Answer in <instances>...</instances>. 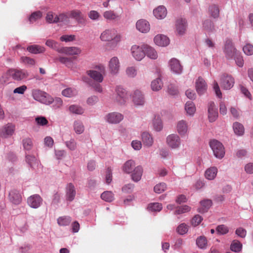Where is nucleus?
<instances>
[{"label": "nucleus", "mask_w": 253, "mask_h": 253, "mask_svg": "<svg viewBox=\"0 0 253 253\" xmlns=\"http://www.w3.org/2000/svg\"><path fill=\"white\" fill-rule=\"evenodd\" d=\"M145 44L141 45H133L131 48V52L132 56L137 61H141L145 56Z\"/></svg>", "instance_id": "20e7f679"}, {"label": "nucleus", "mask_w": 253, "mask_h": 253, "mask_svg": "<svg viewBox=\"0 0 253 253\" xmlns=\"http://www.w3.org/2000/svg\"><path fill=\"white\" fill-rule=\"evenodd\" d=\"M143 173V169L141 166H137L136 168L131 172V179L135 182L139 181L141 178Z\"/></svg>", "instance_id": "c85d7f7f"}, {"label": "nucleus", "mask_w": 253, "mask_h": 253, "mask_svg": "<svg viewBox=\"0 0 253 253\" xmlns=\"http://www.w3.org/2000/svg\"><path fill=\"white\" fill-rule=\"evenodd\" d=\"M42 198L37 194L29 197L27 199L28 205L32 208L37 209L42 204Z\"/></svg>", "instance_id": "f8f14e48"}, {"label": "nucleus", "mask_w": 253, "mask_h": 253, "mask_svg": "<svg viewBox=\"0 0 253 253\" xmlns=\"http://www.w3.org/2000/svg\"><path fill=\"white\" fill-rule=\"evenodd\" d=\"M141 139L144 145L150 147L153 143V139L151 135L148 132L144 131L141 134Z\"/></svg>", "instance_id": "7c9ffc66"}, {"label": "nucleus", "mask_w": 253, "mask_h": 253, "mask_svg": "<svg viewBox=\"0 0 253 253\" xmlns=\"http://www.w3.org/2000/svg\"><path fill=\"white\" fill-rule=\"evenodd\" d=\"M69 12L67 14L62 13L57 15L52 12H48V23H56L59 22H64L68 21Z\"/></svg>", "instance_id": "0eeeda50"}, {"label": "nucleus", "mask_w": 253, "mask_h": 253, "mask_svg": "<svg viewBox=\"0 0 253 253\" xmlns=\"http://www.w3.org/2000/svg\"><path fill=\"white\" fill-rule=\"evenodd\" d=\"M59 61L61 63L65 64L68 68H72L73 67V61L71 58L60 57L59 58Z\"/></svg>", "instance_id": "5fc2aeb1"}, {"label": "nucleus", "mask_w": 253, "mask_h": 253, "mask_svg": "<svg viewBox=\"0 0 253 253\" xmlns=\"http://www.w3.org/2000/svg\"><path fill=\"white\" fill-rule=\"evenodd\" d=\"M176 130L181 136L186 135L188 130L187 123L184 120L178 121L176 125Z\"/></svg>", "instance_id": "4be33fe9"}, {"label": "nucleus", "mask_w": 253, "mask_h": 253, "mask_svg": "<svg viewBox=\"0 0 253 253\" xmlns=\"http://www.w3.org/2000/svg\"><path fill=\"white\" fill-rule=\"evenodd\" d=\"M116 96L115 99L119 103L124 104L126 99V90L121 87H117L116 88Z\"/></svg>", "instance_id": "412c9836"}, {"label": "nucleus", "mask_w": 253, "mask_h": 253, "mask_svg": "<svg viewBox=\"0 0 253 253\" xmlns=\"http://www.w3.org/2000/svg\"><path fill=\"white\" fill-rule=\"evenodd\" d=\"M210 145L216 158L221 159L224 157V148L221 143L216 140H212L210 141Z\"/></svg>", "instance_id": "7ed1b4c3"}, {"label": "nucleus", "mask_w": 253, "mask_h": 253, "mask_svg": "<svg viewBox=\"0 0 253 253\" xmlns=\"http://www.w3.org/2000/svg\"><path fill=\"white\" fill-rule=\"evenodd\" d=\"M145 55H146L149 58L155 59L158 57V54L154 48L145 44Z\"/></svg>", "instance_id": "c9c22d12"}, {"label": "nucleus", "mask_w": 253, "mask_h": 253, "mask_svg": "<svg viewBox=\"0 0 253 253\" xmlns=\"http://www.w3.org/2000/svg\"><path fill=\"white\" fill-rule=\"evenodd\" d=\"M216 230L217 233L220 235L226 234L229 231L228 227L223 224L217 226Z\"/></svg>", "instance_id": "e2e57ef3"}, {"label": "nucleus", "mask_w": 253, "mask_h": 253, "mask_svg": "<svg viewBox=\"0 0 253 253\" xmlns=\"http://www.w3.org/2000/svg\"><path fill=\"white\" fill-rule=\"evenodd\" d=\"M236 52L237 50L231 41L229 40L226 41L224 48L226 58L228 59L232 58L237 54Z\"/></svg>", "instance_id": "6e6552de"}, {"label": "nucleus", "mask_w": 253, "mask_h": 253, "mask_svg": "<svg viewBox=\"0 0 253 253\" xmlns=\"http://www.w3.org/2000/svg\"><path fill=\"white\" fill-rule=\"evenodd\" d=\"M104 17L108 20L117 21L120 20L121 15L117 14L114 11L107 10L103 13Z\"/></svg>", "instance_id": "2f4dec72"}, {"label": "nucleus", "mask_w": 253, "mask_h": 253, "mask_svg": "<svg viewBox=\"0 0 253 253\" xmlns=\"http://www.w3.org/2000/svg\"><path fill=\"white\" fill-rule=\"evenodd\" d=\"M15 126L12 124H7L0 128V136L2 138H7L14 133Z\"/></svg>", "instance_id": "9b49d317"}, {"label": "nucleus", "mask_w": 253, "mask_h": 253, "mask_svg": "<svg viewBox=\"0 0 253 253\" xmlns=\"http://www.w3.org/2000/svg\"><path fill=\"white\" fill-rule=\"evenodd\" d=\"M136 167L135 161L132 160H129L123 165L122 170L125 173L129 174L132 172Z\"/></svg>", "instance_id": "a878e982"}, {"label": "nucleus", "mask_w": 253, "mask_h": 253, "mask_svg": "<svg viewBox=\"0 0 253 253\" xmlns=\"http://www.w3.org/2000/svg\"><path fill=\"white\" fill-rule=\"evenodd\" d=\"M162 82L160 78L153 80L151 83V88L153 91H158L162 88Z\"/></svg>", "instance_id": "79ce46f5"}, {"label": "nucleus", "mask_w": 253, "mask_h": 253, "mask_svg": "<svg viewBox=\"0 0 253 253\" xmlns=\"http://www.w3.org/2000/svg\"><path fill=\"white\" fill-rule=\"evenodd\" d=\"M108 68L111 74L116 75L118 73L120 68V63L117 57L114 56L110 59Z\"/></svg>", "instance_id": "9d476101"}, {"label": "nucleus", "mask_w": 253, "mask_h": 253, "mask_svg": "<svg viewBox=\"0 0 253 253\" xmlns=\"http://www.w3.org/2000/svg\"><path fill=\"white\" fill-rule=\"evenodd\" d=\"M148 209L151 211H160L162 209L161 204L154 203L149 204Z\"/></svg>", "instance_id": "3c124183"}, {"label": "nucleus", "mask_w": 253, "mask_h": 253, "mask_svg": "<svg viewBox=\"0 0 253 253\" xmlns=\"http://www.w3.org/2000/svg\"><path fill=\"white\" fill-rule=\"evenodd\" d=\"M243 50L244 53L247 55H251L253 54V45L248 43L245 45L243 48Z\"/></svg>", "instance_id": "774afa93"}, {"label": "nucleus", "mask_w": 253, "mask_h": 253, "mask_svg": "<svg viewBox=\"0 0 253 253\" xmlns=\"http://www.w3.org/2000/svg\"><path fill=\"white\" fill-rule=\"evenodd\" d=\"M69 110L73 113L79 115H81L84 112V109L81 107L75 105L70 106Z\"/></svg>", "instance_id": "603ef678"}, {"label": "nucleus", "mask_w": 253, "mask_h": 253, "mask_svg": "<svg viewBox=\"0 0 253 253\" xmlns=\"http://www.w3.org/2000/svg\"><path fill=\"white\" fill-rule=\"evenodd\" d=\"M203 28L207 32H212L214 31V26L210 19L205 20L203 22Z\"/></svg>", "instance_id": "4c0bfd02"}, {"label": "nucleus", "mask_w": 253, "mask_h": 253, "mask_svg": "<svg viewBox=\"0 0 253 253\" xmlns=\"http://www.w3.org/2000/svg\"><path fill=\"white\" fill-rule=\"evenodd\" d=\"M8 73L13 80L18 81L26 78L29 75L27 71L18 69H10Z\"/></svg>", "instance_id": "39448f33"}, {"label": "nucleus", "mask_w": 253, "mask_h": 253, "mask_svg": "<svg viewBox=\"0 0 253 253\" xmlns=\"http://www.w3.org/2000/svg\"><path fill=\"white\" fill-rule=\"evenodd\" d=\"M233 129L235 134L238 136H242L244 133V127L239 122H235L233 124Z\"/></svg>", "instance_id": "f704fd0d"}, {"label": "nucleus", "mask_w": 253, "mask_h": 253, "mask_svg": "<svg viewBox=\"0 0 253 253\" xmlns=\"http://www.w3.org/2000/svg\"><path fill=\"white\" fill-rule=\"evenodd\" d=\"M21 62L25 65L33 66L35 64L34 59L26 56H22L21 57Z\"/></svg>", "instance_id": "338daca9"}, {"label": "nucleus", "mask_w": 253, "mask_h": 253, "mask_svg": "<svg viewBox=\"0 0 253 253\" xmlns=\"http://www.w3.org/2000/svg\"><path fill=\"white\" fill-rule=\"evenodd\" d=\"M188 230V226L184 223L179 224L176 228V231L180 235L186 234Z\"/></svg>", "instance_id": "6e6d98bb"}, {"label": "nucleus", "mask_w": 253, "mask_h": 253, "mask_svg": "<svg viewBox=\"0 0 253 253\" xmlns=\"http://www.w3.org/2000/svg\"><path fill=\"white\" fill-rule=\"evenodd\" d=\"M11 75L8 73V70L4 73L2 76L0 77V84L4 85L8 83L9 80Z\"/></svg>", "instance_id": "052dcab7"}, {"label": "nucleus", "mask_w": 253, "mask_h": 253, "mask_svg": "<svg viewBox=\"0 0 253 253\" xmlns=\"http://www.w3.org/2000/svg\"><path fill=\"white\" fill-rule=\"evenodd\" d=\"M208 117L210 122H214L218 117L217 108L214 102H210L208 107Z\"/></svg>", "instance_id": "aec40b11"}, {"label": "nucleus", "mask_w": 253, "mask_h": 253, "mask_svg": "<svg viewBox=\"0 0 253 253\" xmlns=\"http://www.w3.org/2000/svg\"><path fill=\"white\" fill-rule=\"evenodd\" d=\"M166 189V184L165 183H160L157 184L154 188V191L158 194L161 193Z\"/></svg>", "instance_id": "0e129e2a"}, {"label": "nucleus", "mask_w": 253, "mask_h": 253, "mask_svg": "<svg viewBox=\"0 0 253 253\" xmlns=\"http://www.w3.org/2000/svg\"><path fill=\"white\" fill-rule=\"evenodd\" d=\"M201 207L198 209V211L201 213H204L208 211L212 205V201L210 199H206L200 202Z\"/></svg>", "instance_id": "473e14b6"}, {"label": "nucleus", "mask_w": 253, "mask_h": 253, "mask_svg": "<svg viewBox=\"0 0 253 253\" xmlns=\"http://www.w3.org/2000/svg\"><path fill=\"white\" fill-rule=\"evenodd\" d=\"M185 110L189 115H193L196 111V107L194 103L191 101H187L185 106Z\"/></svg>", "instance_id": "ea45409f"}, {"label": "nucleus", "mask_w": 253, "mask_h": 253, "mask_svg": "<svg viewBox=\"0 0 253 253\" xmlns=\"http://www.w3.org/2000/svg\"><path fill=\"white\" fill-rule=\"evenodd\" d=\"M196 245L201 249L207 248L208 241L206 237L204 236H201L196 239Z\"/></svg>", "instance_id": "58836bf2"}, {"label": "nucleus", "mask_w": 253, "mask_h": 253, "mask_svg": "<svg viewBox=\"0 0 253 253\" xmlns=\"http://www.w3.org/2000/svg\"><path fill=\"white\" fill-rule=\"evenodd\" d=\"M153 126L154 129L159 131L162 130L163 128V125L161 120L159 118H156L153 122Z\"/></svg>", "instance_id": "69168bd1"}, {"label": "nucleus", "mask_w": 253, "mask_h": 253, "mask_svg": "<svg viewBox=\"0 0 253 253\" xmlns=\"http://www.w3.org/2000/svg\"><path fill=\"white\" fill-rule=\"evenodd\" d=\"M65 192L66 200L70 202L74 200L76 195V190L73 183H69L66 185Z\"/></svg>", "instance_id": "2eb2a0df"}, {"label": "nucleus", "mask_w": 253, "mask_h": 253, "mask_svg": "<svg viewBox=\"0 0 253 253\" xmlns=\"http://www.w3.org/2000/svg\"><path fill=\"white\" fill-rule=\"evenodd\" d=\"M136 29L141 33H146L149 31L150 27L149 22L144 19H140L136 23Z\"/></svg>", "instance_id": "5701e85b"}, {"label": "nucleus", "mask_w": 253, "mask_h": 253, "mask_svg": "<svg viewBox=\"0 0 253 253\" xmlns=\"http://www.w3.org/2000/svg\"><path fill=\"white\" fill-rule=\"evenodd\" d=\"M22 144L24 149L26 151L30 150L32 148L33 145L32 140L30 138H24L22 141Z\"/></svg>", "instance_id": "09e8293b"}, {"label": "nucleus", "mask_w": 253, "mask_h": 253, "mask_svg": "<svg viewBox=\"0 0 253 253\" xmlns=\"http://www.w3.org/2000/svg\"><path fill=\"white\" fill-rule=\"evenodd\" d=\"M209 12L210 14L213 18H217L219 15V8L216 5H212L209 8Z\"/></svg>", "instance_id": "864d4df0"}, {"label": "nucleus", "mask_w": 253, "mask_h": 253, "mask_svg": "<svg viewBox=\"0 0 253 253\" xmlns=\"http://www.w3.org/2000/svg\"><path fill=\"white\" fill-rule=\"evenodd\" d=\"M32 95L34 99L43 104L46 103L47 98L45 92L40 90H34L32 92Z\"/></svg>", "instance_id": "393cba45"}, {"label": "nucleus", "mask_w": 253, "mask_h": 253, "mask_svg": "<svg viewBox=\"0 0 253 253\" xmlns=\"http://www.w3.org/2000/svg\"><path fill=\"white\" fill-rule=\"evenodd\" d=\"M74 128L75 132L78 134H81L84 131V126L80 121H76L74 122Z\"/></svg>", "instance_id": "49530a36"}, {"label": "nucleus", "mask_w": 253, "mask_h": 253, "mask_svg": "<svg viewBox=\"0 0 253 253\" xmlns=\"http://www.w3.org/2000/svg\"><path fill=\"white\" fill-rule=\"evenodd\" d=\"M169 65L171 71L177 74H180L181 73L182 66L178 59L174 58H172L169 62Z\"/></svg>", "instance_id": "cd10ccee"}, {"label": "nucleus", "mask_w": 253, "mask_h": 253, "mask_svg": "<svg viewBox=\"0 0 253 253\" xmlns=\"http://www.w3.org/2000/svg\"><path fill=\"white\" fill-rule=\"evenodd\" d=\"M26 161L27 163L32 168H35L38 164V162L35 157L30 155L26 156Z\"/></svg>", "instance_id": "8fccbe9b"}, {"label": "nucleus", "mask_w": 253, "mask_h": 253, "mask_svg": "<svg viewBox=\"0 0 253 253\" xmlns=\"http://www.w3.org/2000/svg\"><path fill=\"white\" fill-rule=\"evenodd\" d=\"M187 26V22L185 19H177L175 23L176 33L179 35H184L186 31Z\"/></svg>", "instance_id": "4468645a"}, {"label": "nucleus", "mask_w": 253, "mask_h": 253, "mask_svg": "<svg viewBox=\"0 0 253 253\" xmlns=\"http://www.w3.org/2000/svg\"><path fill=\"white\" fill-rule=\"evenodd\" d=\"M87 75L92 80L97 83H102L105 74V68L102 65H99L94 67L93 70L86 71Z\"/></svg>", "instance_id": "f03ea898"}, {"label": "nucleus", "mask_w": 253, "mask_h": 253, "mask_svg": "<svg viewBox=\"0 0 253 253\" xmlns=\"http://www.w3.org/2000/svg\"><path fill=\"white\" fill-rule=\"evenodd\" d=\"M42 16V13L41 11L33 12L30 16L29 20L31 23H34Z\"/></svg>", "instance_id": "680f3d73"}, {"label": "nucleus", "mask_w": 253, "mask_h": 253, "mask_svg": "<svg viewBox=\"0 0 253 253\" xmlns=\"http://www.w3.org/2000/svg\"><path fill=\"white\" fill-rule=\"evenodd\" d=\"M155 16L158 19H163L167 14V10L164 6H159L153 11Z\"/></svg>", "instance_id": "c756f323"}, {"label": "nucleus", "mask_w": 253, "mask_h": 253, "mask_svg": "<svg viewBox=\"0 0 253 253\" xmlns=\"http://www.w3.org/2000/svg\"><path fill=\"white\" fill-rule=\"evenodd\" d=\"M196 89L199 95L204 94L207 89V84L205 81L201 77H199L196 81Z\"/></svg>", "instance_id": "6ab92c4d"}, {"label": "nucleus", "mask_w": 253, "mask_h": 253, "mask_svg": "<svg viewBox=\"0 0 253 253\" xmlns=\"http://www.w3.org/2000/svg\"><path fill=\"white\" fill-rule=\"evenodd\" d=\"M242 245L240 242L238 241H234L231 245L230 249L234 252H239L242 249Z\"/></svg>", "instance_id": "4d7b16f0"}, {"label": "nucleus", "mask_w": 253, "mask_h": 253, "mask_svg": "<svg viewBox=\"0 0 253 253\" xmlns=\"http://www.w3.org/2000/svg\"><path fill=\"white\" fill-rule=\"evenodd\" d=\"M9 200L14 205H18L22 201V197L20 192L16 190L10 191L8 196Z\"/></svg>", "instance_id": "ddd939ff"}, {"label": "nucleus", "mask_w": 253, "mask_h": 253, "mask_svg": "<svg viewBox=\"0 0 253 253\" xmlns=\"http://www.w3.org/2000/svg\"><path fill=\"white\" fill-rule=\"evenodd\" d=\"M166 142L170 148L176 149L179 148L181 144V140L177 134L172 133L167 136Z\"/></svg>", "instance_id": "423d86ee"}, {"label": "nucleus", "mask_w": 253, "mask_h": 253, "mask_svg": "<svg viewBox=\"0 0 253 253\" xmlns=\"http://www.w3.org/2000/svg\"><path fill=\"white\" fill-rule=\"evenodd\" d=\"M99 83H100L92 82V81H89L88 84L90 86L92 87L94 91L101 93L103 91V89L102 86Z\"/></svg>", "instance_id": "13d9d810"}, {"label": "nucleus", "mask_w": 253, "mask_h": 253, "mask_svg": "<svg viewBox=\"0 0 253 253\" xmlns=\"http://www.w3.org/2000/svg\"><path fill=\"white\" fill-rule=\"evenodd\" d=\"M62 94L65 97H71L77 94V91L75 88L69 87L64 89L62 91Z\"/></svg>", "instance_id": "a18cd8bd"}, {"label": "nucleus", "mask_w": 253, "mask_h": 253, "mask_svg": "<svg viewBox=\"0 0 253 253\" xmlns=\"http://www.w3.org/2000/svg\"><path fill=\"white\" fill-rule=\"evenodd\" d=\"M70 17L74 18L79 24L82 25L85 24V19L84 16L79 10H73L69 12Z\"/></svg>", "instance_id": "dca6fc26"}, {"label": "nucleus", "mask_w": 253, "mask_h": 253, "mask_svg": "<svg viewBox=\"0 0 253 253\" xmlns=\"http://www.w3.org/2000/svg\"><path fill=\"white\" fill-rule=\"evenodd\" d=\"M191 208L187 205L178 206L174 211V214H180L189 212Z\"/></svg>", "instance_id": "c03bdc74"}, {"label": "nucleus", "mask_w": 253, "mask_h": 253, "mask_svg": "<svg viewBox=\"0 0 253 253\" xmlns=\"http://www.w3.org/2000/svg\"><path fill=\"white\" fill-rule=\"evenodd\" d=\"M126 74L130 78H134L137 75V70L134 67H128L126 68Z\"/></svg>", "instance_id": "bf43d9fd"}, {"label": "nucleus", "mask_w": 253, "mask_h": 253, "mask_svg": "<svg viewBox=\"0 0 253 253\" xmlns=\"http://www.w3.org/2000/svg\"><path fill=\"white\" fill-rule=\"evenodd\" d=\"M27 50L31 53L38 54L44 51V48L38 45H32L27 48Z\"/></svg>", "instance_id": "a19ab883"}, {"label": "nucleus", "mask_w": 253, "mask_h": 253, "mask_svg": "<svg viewBox=\"0 0 253 253\" xmlns=\"http://www.w3.org/2000/svg\"><path fill=\"white\" fill-rule=\"evenodd\" d=\"M101 198L106 202H111L114 200V195L111 191H105L101 195Z\"/></svg>", "instance_id": "de8ad7c7"}, {"label": "nucleus", "mask_w": 253, "mask_h": 253, "mask_svg": "<svg viewBox=\"0 0 253 253\" xmlns=\"http://www.w3.org/2000/svg\"><path fill=\"white\" fill-rule=\"evenodd\" d=\"M100 39L102 41L108 42V46L110 49L116 48L122 39V36L114 28L108 29L101 34Z\"/></svg>", "instance_id": "f257e3e1"}, {"label": "nucleus", "mask_w": 253, "mask_h": 253, "mask_svg": "<svg viewBox=\"0 0 253 253\" xmlns=\"http://www.w3.org/2000/svg\"><path fill=\"white\" fill-rule=\"evenodd\" d=\"M132 100L134 104L137 106L143 105L145 103L143 94L139 90L134 91L132 95Z\"/></svg>", "instance_id": "b1692460"}, {"label": "nucleus", "mask_w": 253, "mask_h": 253, "mask_svg": "<svg viewBox=\"0 0 253 253\" xmlns=\"http://www.w3.org/2000/svg\"><path fill=\"white\" fill-rule=\"evenodd\" d=\"M71 218L68 216H63L59 217L57 219L58 224L60 226H67L71 222Z\"/></svg>", "instance_id": "37998d69"}, {"label": "nucleus", "mask_w": 253, "mask_h": 253, "mask_svg": "<svg viewBox=\"0 0 253 253\" xmlns=\"http://www.w3.org/2000/svg\"><path fill=\"white\" fill-rule=\"evenodd\" d=\"M59 51L68 55H78L82 52L81 49L77 46L64 47Z\"/></svg>", "instance_id": "a211bd4d"}, {"label": "nucleus", "mask_w": 253, "mask_h": 253, "mask_svg": "<svg viewBox=\"0 0 253 253\" xmlns=\"http://www.w3.org/2000/svg\"><path fill=\"white\" fill-rule=\"evenodd\" d=\"M217 169L216 167H211L205 171V177L209 180L213 179L217 174Z\"/></svg>", "instance_id": "e433bc0d"}, {"label": "nucleus", "mask_w": 253, "mask_h": 253, "mask_svg": "<svg viewBox=\"0 0 253 253\" xmlns=\"http://www.w3.org/2000/svg\"><path fill=\"white\" fill-rule=\"evenodd\" d=\"M235 83L234 79L227 74H223L221 78L220 85L221 87L226 90L231 89Z\"/></svg>", "instance_id": "1a4fd4ad"}, {"label": "nucleus", "mask_w": 253, "mask_h": 253, "mask_svg": "<svg viewBox=\"0 0 253 253\" xmlns=\"http://www.w3.org/2000/svg\"><path fill=\"white\" fill-rule=\"evenodd\" d=\"M62 105V100L60 98L48 97V105L56 109L60 107Z\"/></svg>", "instance_id": "72a5a7b5"}, {"label": "nucleus", "mask_w": 253, "mask_h": 253, "mask_svg": "<svg viewBox=\"0 0 253 253\" xmlns=\"http://www.w3.org/2000/svg\"><path fill=\"white\" fill-rule=\"evenodd\" d=\"M155 43L161 46H166L169 43V38L163 35H158L154 38V39Z\"/></svg>", "instance_id": "bb28decb"}, {"label": "nucleus", "mask_w": 253, "mask_h": 253, "mask_svg": "<svg viewBox=\"0 0 253 253\" xmlns=\"http://www.w3.org/2000/svg\"><path fill=\"white\" fill-rule=\"evenodd\" d=\"M105 119L109 123L118 124L123 119V116L120 113L113 112L107 114Z\"/></svg>", "instance_id": "f3484780"}]
</instances>
